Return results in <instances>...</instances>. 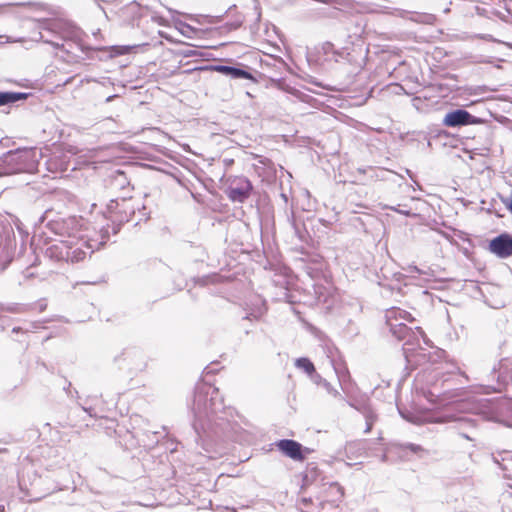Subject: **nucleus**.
<instances>
[{"label":"nucleus","mask_w":512,"mask_h":512,"mask_svg":"<svg viewBox=\"0 0 512 512\" xmlns=\"http://www.w3.org/2000/svg\"><path fill=\"white\" fill-rule=\"evenodd\" d=\"M280 197L283 200L284 205H285L282 220H281L282 228L284 230L293 232L297 237L301 238L300 228L295 221L294 211L292 209H288V207H287L288 195L286 193H281Z\"/></svg>","instance_id":"obj_17"},{"label":"nucleus","mask_w":512,"mask_h":512,"mask_svg":"<svg viewBox=\"0 0 512 512\" xmlns=\"http://www.w3.org/2000/svg\"><path fill=\"white\" fill-rule=\"evenodd\" d=\"M85 246L90 253L96 248L88 242H73L68 240H52L43 233L39 235L36 248L40 249L44 256L53 262L78 263L83 261L88 252L83 249Z\"/></svg>","instance_id":"obj_3"},{"label":"nucleus","mask_w":512,"mask_h":512,"mask_svg":"<svg viewBox=\"0 0 512 512\" xmlns=\"http://www.w3.org/2000/svg\"><path fill=\"white\" fill-rule=\"evenodd\" d=\"M5 511V506L0 504V512H4Z\"/></svg>","instance_id":"obj_47"},{"label":"nucleus","mask_w":512,"mask_h":512,"mask_svg":"<svg viewBox=\"0 0 512 512\" xmlns=\"http://www.w3.org/2000/svg\"><path fill=\"white\" fill-rule=\"evenodd\" d=\"M45 160V168L48 173H51L56 176H62L65 172L70 169L71 160L68 153L63 151H53L50 154L46 155L43 153V158Z\"/></svg>","instance_id":"obj_11"},{"label":"nucleus","mask_w":512,"mask_h":512,"mask_svg":"<svg viewBox=\"0 0 512 512\" xmlns=\"http://www.w3.org/2000/svg\"><path fill=\"white\" fill-rule=\"evenodd\" d=\"M372 427H373V424L371 421L366 422V428L364 430V433H369L371 431Z\"/></svg>","instance_id":"obj_39"},{"label":"nucleus","mask_w":512,"mask_h":512,"mask_svg":"<svg viewBox=\"0 0 512 512\" xmlns=\"http://www.w3.org/2000/svg\"><path fill=\"white\" fill-rule=\"evenodd\" d=\"M258 317H259V315H256V314H254V313H251V314H247V315L245 316V319H249V320H251V319H258Z\"/></svg>","instance_id":"obj_40"},{"label":"nucleus","mask_w":512,"mask_h":512,"mask_svg":"<svg viewBox=\"0 0 512 512\" xmlns=\"http://www.w3.org/2000/svg\"><path fill=\"white\" fill-rule=\"evenodd\" d=\"M0 310L11 312V313H22V312H25L26 309H25L24 305L12 303V304H7V305L1 304Z\"/></svg>","instance_id":"obj_27"},{"label":"nucleus","mask_w":512,"mask_h":512,"mask_svg":"<svg viewBox=\"0 0 512 512\" xmlns=\"http://www.w3.org/2000/svg\"><path fill=\"white\" fill-rule=\"evenodd\" d=\"M347 404L350 407H353L354 409L363 413L366 422L371 421L372 424H374V422L376 421L377 416L368 405H366V404L356 405L355 403H353L351 401H347Z\"/></svg>","instance_id":"obj_24"},{"label":"nucleus","mask_w":512,"mask_h":512,"mask_svg":"<svg viewBox=\"0 0 512 512\" xmlns=\"http://www.w3.org/2000/svg\"><path fill=\"white\" fill-rule=\"evenodd\" d=\"M411 315L401 309H391L386 314V325L389 328L391 335L398 341L403 342V351L407 356V352L420 346V338L424 337L423 330L416 326L415 328L409 327L406 323L399 320H408Z\"/></svg>","instance_id":"obj_6"},{"label":"nucleus","mask_w":512,"mask_h":512,"mask_svg":"<svg viewBox=\"0 0 512 512\" xmlns=\"http://www.w3.org/2000/svg\"><path fill=\"white\" fill-rule=\"evenodd\" d=\"M504 478L510 479V476L507 474H504Z\"/></svg>","instance_id":"obj_50"},{"label":"nucleus","mask_w":512,"mask_h":512,"mask_svg":"<svg viewBox=\"0 0 512 512\" xmlns=\"http://www.w3.org/2000/svg\"><path fill=\"white\" fill-rule=\"evenodd\" d=\"M480 122V119L465 109L458 108L455 110H451L446 113L443 118V125L450 128H456L461 126H466L469 124H477Z\"/></svg>","instance_id":"obj_13"},{"label":"nucleus","mask_w":512,"mask_h":512,"mask_svg":"<svg viewBox=\"0 0 512 512\" xmlns=\"http://www.w3.org/2000/svg\"><path fill=\"white\" fill-rule=\"evenodd\" d=\"M296 368L304 371L311 380H319L321 379V375L316 372L315 366L313 362L307 357H300L295 360Z\"/></svg>","instance_id":"obj_22"},{"label":"nucleus","mask_w":512,"mask_h":512,"mask_svg":"<svg viewBox=\"0 0 512 512\" xmlns=\"http://www.w3.org/2000/svg\"><path fill=\"white\" fill-rule=\"evenodd\" d=\"M314 384L318 385V386H322L326 391L327 393L333 395L334 397H340L341 399L342 396L340 395V393L331 385L330 382H328L326 379H324L322 376H321V379L320 381L318 380H311Z\"/></svg>","instance_id":"obj_26"},{"label":"nucleus","mask_w":512,"mask_h":512,"mask_svg":"<svg viewBox=\"0 0 512 512\" xmlns=\"http://www.w3.org/2000/svg\"><path fill=\"white\" fill-rule=\"evenodd\" d=\"M113 362L119 369H127L130 374H137L146 368V360L143 351L136 347L123 349L115 355Z\"/></svg>","instance_id":"obj_9"},{"label":"nucleus","mask_w":512,"mask_h":512,"mask_svg":"<svg viewBox=\"0 0 512 512\" xmlns=\"http://www.w3.org/2000/svg\"><path fill=\"white\" fill-rule=\"evenodd\" d=\"M322 489L329 501L337 502L344 498V488L338 482L324 483Z\"/></svg>","instance_id":"obj_20"},{"label":"nucleus","mask_w":512,"mask_h":512,"mask_svg":"<svg viewBox=\"0 0 512 512\" xmlns=\"http://www.w3.org/2000/svg\"><path fill=\"white\" fill-rule=\"evenodd\" d=\"M435 422H453L455 423L454 428L458 430V433L461 437L470 441L474 440V438L471 436V432L475 430V420L470 417H454L452 415H442L437 417Z\"/></svg>","instance_id":"obj_14"},{"label":"nucleus","mask_w":512,"mask_h":512,"mask_svg":"<svg viewBox=\"0 0 512 512\" xmlns=\"http://www.w3.org/2000/svg\"><path fill=\"white\" fill-rule=\"evenodd\" d=\"M82 410L87 412L89 414V416H94L95 414H93V408L92 407H85V406H81Z\"/></svg>","instance_id":"obj_35"},{"label":"nucleus","mask_w":512,"mask_h":512,"mask_svg":"<svg viewBox=\"0 0 512 512\" xmlns=\"http://www.w3.org/2000/svg\"><path fill=\"white\" fill-rule=\"evenodd\" d=\"M443 12H444L445 14H448V13L450 12V8H449V7H445V9L443 10Z\"/></svg>","instance_id":"obj_46"},{"label":"nucleus","mask_w":512,"mask_h":512,"mask_svg":"<svg viewBox=\"0 0 512 512\" xmlns=\"http://www.w3.org/2000/svg\"><path fill=\"white\" fill-rule=\"evenodd\" d=\"M253 185L246 177L235 178L225 189V193L232 202L243 203L251 195Z\"/></svg>","instance_id":"obj_12"},{"label":"nucleus","mask_w":512,"mask_h":512,"mask_svg":"<svg viewBox=\"0 0 512 512\" xmlns=\"http://www.w3.org/2000/svg\"><path fill=\"white\" fill-rule=\"evenodd\" d=\"M118 174H119L120 176H124V173H123V172L118 171Z\"/></svg>","instance_id":"obj_51"},{"label":"nucleus","mask_w":512,"mask_h":512,"mask_svg":"<svg viewBox=\"0 0 512 512\" xmlns=\"http://www.w3.org/2000/svg\"><path fill=\"white\" fill-rule=\"evenodd\" d=\"M38 28L41 30L39 31V38L44 43L50 44L56 49H62L64 47L63 43L57 40L74 41L81 50V52L88 59H94L95 57H97L99 60H103L104 58H111L117 55H122L126 53L129 49V47L127 46H113L111 48V52L108 53V50L105 47H92L86 45L82 43L79 39L80 29L60 19L45 18L38 20Z\"/></svg>","instance_id":"obj_2"},{"label":"nucleus","mask_w":512,"mask_h":512,"mask_svg":"<svg viewBox=\"0 0 512 512\" xmlns=\"http://www.w3.org/2000/svg\"><path fill=\"white\" fill-rule=\"evenodd\" d=\"M488 249L498 258L512 256V234L503 232L489 241Z\"/></svg>","instance_id":"obj_15"},{"label":"nucleus","mask_w":512,"mask_h":512,"mask_svg":"<svg viewBox=\"0 0 512 512\" xmlns=\"http://www.w3.org/2000/svg\"><path fill=\"white\" fill-rule=\"evenodd\" d=\"M405 449L409 450L410 452L414 453V454H419L420 452H424V449L422 448V446L418 445V444H414V443H407L405 444Z\"/></svg>","instance_id":"obj_30"},{"label":"nucleus","mask_w":512,"mask_h":512,"mask_svg":"<svg viewBox=\"0 0 512 512\" xmlns=\"http://www.w3.org/2000/svg\"><path fill=\"white\" fill-rule=\"evenodd\" d=\"M27 496L33 497V498H30V501L37 500V499L41 498L40 496H36V495H34L33 493H31L29 491L27 492Z\"/></svg>","instance_id":"obj_41"},{"label":"nucleus","mask_w":512,"mask_h":512,"mask_svg":"<svg viewBox=\"0 0 512 512\" xmlns=\"http://www.w3.org/2000/svg\"><path fill=\"white\" fill-rule=\"evenodd\" d=\"M243 23V20L241 18H237L231 22H227L224 25V28L228 31H233L238 29Z\"/></svg>","instance_id":"obj_29"},{"label":"nucleus","mask_w":512,"mask_h":512,"mask_svg":"<svg viewBox=\"0 0 512 512\" xmlns=\"http://www.w3.org/2000/svg\"><path fill=\"white\" fill-rule=\"evenodd\" d=\"M332 364L340 384L350 380V373L344 364H336L334 362H332Z\"/></svg>","instance_id":"obj_25"},{"label":"nucleus","mask_w":512,"mask_h":512,"mask_svg":"<svg viewBox=\"0 0 512 512\" xmlns=\"http://www.w3.org/2000/svg\"><path fill=\"white\" fill-rule=\"evenodd\" d=\"M16 5H22V6H25V5H29V6H36L38 8H42L44 5L41 4V3H17Z\"/></svg>","instance_id":"obj_34"},{"label":"nucleus","mask_w":512,"mask_h":512,"mask_svg":"<svg viewBox=\"0 0 512 512\" xmlns=\"http://www.w3.org/2000/svg\"><path fill=\"white\" fill-rule=\"evenodd\" d=\"M468 409L486 420L501 422L512 427V398H475L469 403Z\"/></svg>","instance_id":"obj_7"},{"label":"nucleus","mask_w":512,"mask_h":512,"mask_svg":"<svg viewBox=\"0 0 512 512\" xmlns=\"http://www.w3.org/2000/svg\"><path fill=\"white\" fill-rule=\"evenodd\" d=\"M501 387H502V386H499V385H498V388H494V391H497V390H499V391H500V390H501Z\"/></svg>","instance_id":"obj_49"},{"label":"nucleus","mask_w":512,"mask_h":512,"mask_svg":"<svg viewBox=\"0 0 512 512\" xmlns=\"http://www.w3.org/2000/svg\"><path fill=\"white\" fill-rule=\"evenodd\" d=\"M2 253H5V260L3 263H1L3 269L6 268L9 263L12 261L13 259V252H12V247H11V243L9 242L8 244H6L3 248H2Z\"/></svg>","instance_id":"obj_28"},{"label":"nucleus","mask_w":512,"mask_h":512,"mask_svg":"<svg viewBox=\"0 0 512 512\" xmlns=\"http://www.w3.org/2000/svg\"><path fill=\"white\" fill-rule=\"evenodd\" d=\"M161 433L157 431H142L137 433V444L145 449L154 448L160 441Z\"/></svg>","instance_id":"obj_18"},{"label":"nucleus","mask_w":512,"mask_h":512,"mask_svg":"<svg viewBox=\"0 0 512 512\" xmlns=\"http://www.w3.org/2000/svg\"><path fill=\"white\" fill-rule=\"evenodd\" d=\"M31 96L28 92L0 91V107L11 106L17 102L25 101Z\"/></svg>","instance_id":"obj_19"},{"label":"nucleus","mask_w":512,"mask_h":512,"mask_svg":"<svg viewBox=\"0 0 512 512\" xmlns=\"http://www.w3.org/2000/svg\"><path fill=\"white\" fill-rule=\"evenodd\" d=\"M38 222L55 235L71 237L78 231L80 220L76 216L63 217L54 210L47 209Z\"/></svg>","instance_id":"obj_8"},{"label":"nucleus","mask_w":512,"mask_h":512,"mask_svg":"<svg viewBox=\"0 0 512 512\" xmlns=\"http://www.w3.org/2000/svg\"><path fill=\"white\" fill-rule=\"evenodd\" d=\"M477 37L479 39L485 40V41H490V42H495L496 41L491 34H479Z\"/></svg>","instance_id":"obj_33"},{"label":"nucleus","mask_w":512,"mask_h":512,"mask_svg":"<svg viewBox=\"0 0 512 512\" xmlns=\"http://www.w3.org/2000/svg\"><path fill=\"white\" fill-rule=\"evenodd\" d=\"M390 209H391V210H393V211H395V212H398V213L404 214V215H408V214H409V212H407V211H405V212H404V211H401V210H399V209H398V208H396V207H390Z\"/></svg>","instance_id":"obj_42"},{"label":"nucleus","mask_w":512,"mask_h":512,"mask_svg":"<svg viewBox=\"0 0 512 512\" xmlns=\"http://www.w3.org/2000/svg\"><path fill=\"white\" fill-rule=\"evenodd\" d=\"M22 331H25L22 327H14L12 329L13 333H19V332H22Z\"/></svg>","instance_id":"obj_43"},{"label":"nucleus","mask_w":512,"mask_h":512,"mask_svg":"<svg viewBox=\"0 0 512 512\" xmlns=\"http://www.w3.org/2000/svg\"><path fill=\"white\" fill-rule=\"evenodd\" d=\"M63 389L69 397H71V398L78 397V391L72 390L70 382H67L66 385L63 387Z\"/></svg>","instance_id":"obj_31"},{"label":"nucleus","mask_w":512,"mask_h":512,"mask_svg":"<svg viewBox=\"0 0 512 512\" xmlns=\"http://www.w3.org/2000/svg\"><path fill=\"white\" fill-rule=\"evenodd\" d=\"M42 324L40 322H32L29 324V327L25 329V332L36 331L37 329L42 328Z\"/></svg>","instance_id":"obj_32"},{"label":"nucleus","mask_w":512,"mask_h":512,"mask_svg":"<svg viewBox=\"0 0 512 512\" xmlns=\"http://www.w3.org/2000/svg\"><path fill=\"white\" fill-rule=\"evenodd\" d=\"M190 409L196 439L207 452L215 449L223 453L230 443L248 440L246 431L235 420V410L224 404L219 389L211 384H196Z\"/></svg>","instance_id":"obj_1"},{"label":"nucleus","mask_w":512,"mask_h":512,"mask_svg":"<svg viewBox=\"0 0 512 512\" xmlns=\"http://www.w3.org/2000/svg\"><path fill=\"white\" fill-rule=\"evenodd\" d=\"M42 158L43 151L38 148L9 150L0 157V177L35 174L39 171L38 167Z\"/></svg>","instance_id":"obj_5"},{"label":"nucleus","mask_w":512,"mask_h":512,"mask_svg":"<svg viewBox=\"0 0 512 512\" xmlns=\"http://www.w3.org/2000/svg\"><path fill=\"white\" fill-rule=\"evenodd\" d=\"M136 211H138L140 217L135 222V225H137L141 220L147 218L146 207L144 205L140 207V205L136 204L132 199H111L106 205V218L110 220L111 224H107L106 227H102L101 241L97 244L96 249H98L99 246L104 245L109 239L110 230L112 234H117L124 223L133 219Z\"/></svg>","instance_id":"obj_4"},{"label":"nucleus","mask_w":512,"mask_h":512,"mask_svg":"<svg viewBox=\"0 0 512 512\" xmlns=\"http://www.w3.org/2000/svg\"><path fill=\"white\" fill-rule=\"evenodd\" d=\"M492 460L500 469L506 471L508 469L506 461H512V451L502 450L492 454Z\"/></svg>","instance_id":"obj_23"},{"label":"nucleus","mask_w":512,"mask_h":512,"mask_svg":"<svg viewBox=\"0 0 512 512\" xmlns=\"http://www.w3.org/2000/svg\"><path fill=\"white\" fill-rule=\"evenodd\" d=\"M209 69L234 80L245 79L250 80L253 83L258 82L256 76L252 72V69L242 63H235L234 65L214 64L210 65Z\"/></svg>","instance_id":"obj_10"},{"label":"nucleus","mask_w":512,"mask_h":512,"mask_svg":"<svg viewBox=\"0 0 512 512\" xmlns=\"http://www.w3.org/2000/svg\"><path fill=\"white\" fill-rule=\"evenodd\" d=\"M491 375L493 378H496L499 386H506L510 381H512V370L508 369L502 361L499 362L498 368L493 366Z\"/></svg>","instance_id":"obj_21"},{"label":"nucleus","mask_w":512,"mask_h":512,"mask_svg":"<svg viewBox=\"0 0 512 512\" xmlns=\"http://www.w3.org/2000/svg\"><path fill=\"white\" fill-rule=\"evenodd\" d=\"M332 47H333V44H332V43H330V42H327V43L325 44V46H324V49H325V51L327 52V51H328L330 48H332Z\"/></svg>","instance_id":"obj_45"},{"label":"nucleus","mask_w":512,"mask_h":512,"mask_svg":"<svg viewBox=\"0 0 512 512\" xmlns=\"http://www.w3.org/2000/svg\"><path fill=\"white\" fill-rule=\"evenodd\" d=\"M408 269H409L410 272H416V273H419V274L422 273V270L419 269L417 266H409Z\"/></svg>","instance_id":"obj_38"},{"label":"nucleus","mask_w":512,"mask_h":512,"mask_svg":"<svg viewBox=\"0 0 512 512\" xmlns=\"http://www.w3.org/2000/svg\"><path fill=\"white\" fill-rule=\"evenodd\" d=\"M19 486H20L21 490H27V492L29 491V490L27 489V487H26V484H25L24 479H23V478H20V477H19Z\"/></svg>","instance_id":"obj_36"},{"label":"nucleus","mask_w":512,"mask_h":512,"mask_svg":"<svg viewBox=\"0 0 512 512\" xmlns=\"http://www.w3.org/2000/svg\"><path fill=\"white\" fill-rule=\"evenodd\" d=\"M183 55H184V57H191V56H194V55H195V51H194V50H191V49H189V50H185V51L183 52Z\"/></svg>","instance_id":"obj_37"},{"label":"nucleus","mask_w":512,"mask_h":512,"mask_svg":"<svg viewBox=\"0 0 512 512\" xmlns=\"http://www.w3.org/2000/svg\"><path fill=\"white\" fill-rule=\"evenodd\" d=\"M45 307H46V305L41 304V305H40V310H41V311H42V310H44V309H45Z\"/></svg>","instance_id":"obj_48"},{"label":"nucleus","mask_w":512,"mask_h":512,"mask_svg":"<svg viewBox=\"0 0 512 512\" xmlns=\"http://www.w3.org/2000/svg\"><path fill=\"white\" fill-rule=\"evenodd\" d=\"M130 8H131V9H135V8L139 9V8H140V6H139V4H138L137 2H135V1H134V2H132V3L130 4Z\"/></svg>","instance_id":"obj_44"},{"label":"nucleus","mask_w":512,"mask_h":512,"mask_svg":"<svg viewBox=\"0 0 512 512\" xmlns=\"http://www.w3.org/2000/svg\"><path fill=\"white\" fill-rule=\"evenodd\" d=\"M276 446L285 456L296 461H303L310 453L309 448L292 439H281L276 442Z\"/></svg>","instance_id":"obj_16"}]
</instances>
